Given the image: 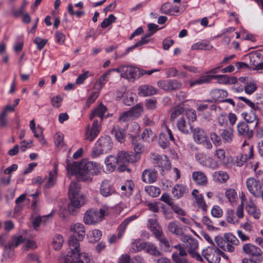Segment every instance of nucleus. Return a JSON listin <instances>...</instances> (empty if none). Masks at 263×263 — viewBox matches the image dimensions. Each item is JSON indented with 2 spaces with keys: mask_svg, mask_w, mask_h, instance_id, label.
I'll return each mask as SVG.
<instances>
[{
  "mask_svg": "<svg viewBox=\"0 0 263 263\" xmlns=\"http://www.w3.org/2000/svg\"><path fill=\"white\" fill-rule=\"evenodd\" d=\"M80 241L79 238H78V239L76 236H71L68 240V245L70 250L69 252L72 251L73 253H75L80 250Z\"/></svg>",
  "mask_w": 263,
  "mask_h": 263,
  "instance_id": "nucleus-33",
  "label": "nucleus"
},
{
  "mask_svg": "<svg viewBox=\"0 0 263 263\" xmlns=\"http://www.w3.org/2000/svg\"><path fill=\"white\" fill-rule=\"evenodd\" d=\"M192 132L194 141L197 144L202 142L207 137L204 131L200 127H195L192 129Z\"/></svg>",
  "mask_w": 263,
  "mask_h": 263,
  "instance_id": "nucleus-24",
  "label": "nucleus"
},
{
  "mask_svg": "<svg viewBox=\"0 0 263 263\" xmlns=\"http://www.w3.org/2000/svg\"><path fill=\"white\" fill-rule=\"evenodd\" d=\"M172 259L175 263H187V253L185 250L181 251L173 252L172 255Z\"/></svg>",
  "mask_w": 263,
  "mask_h": 263,
  "instance_id": "nucleus-20",
  "label": "nucleus"
},
{
  "mask_svg": "<svg viewBox=\"0 0 263 263\" xmlns=\"http://www.w3.org/2000/svg\"><path fill=\"white\" fill-rule=\"evenodd\" d=\"M186 188L182 184H176L172 190V194L174 198L179 199L185 193Z\"/></svg>",
  "mask_w": 263,
  "mask_h": 263,
  "instance_id": "nucleus-38",
  "label": "nucleus"
},
{
  "mask_svg": "<svg viewBox=\"0 0 263 263\" xmlns=\"http://www.w3.org/2000/svg\"><path fill=\"white\" fill-rule=\"evenodd\" d=\"M154 159L156 161L158 166L161 167L162 171H163L164 169H169L171 167L170 163L166 156H165V159H163L160 156L158 155L156 156Z\"/></svg>",
  "mask_w": 263,
  "mask_h": 263,
  "instance_id": "nucleus-35",
  "label": "nucleus"
},
{
  "mask_svg": "<svg viewBox=\"0 0 263 263\" xmlns=\"http://www.w3.org/2000/svg\"><path fill=\"white\" fill-rule=\"evenodd\" d=\"M66 168L69 176L76 175L81 181L91 180L92 176L97 175L99 172V168L96 163L86 160L80 162L67 163Z\"/></svg>",
  "mask_w": 263,
  "mask_h": 263,
  "instance_id": "nucleus-1",
  "label": "nucleus"
},
{
  "mask_svg": "<svg viewBox=\"0 0 263 263\" xmlns=\"http://www.w3.org/2000/svg\"><path fill=\"white\" fill-rule=\"evenodd\" d=\"M246 210L249 214L252 215L255 219H258L260 216L259 210L252 201H249L246 206Z\"/></svg>",
  "mask_w": 263,
  "mask_h": 263,
  "instance_id": "nucleus-29",
  "label": "nucleus"
},
{
  "mask_svg": "<svg viewBox=\"0 0 263 263\" xmlns=\"http://www.w3.org/2000/svg\"><path fill=\"white\" fill-rule=\"evenodd\" d=\"M244 119L248 123H254L255 127L258 124V118L254 110H250L242 114Z\"/></svg>",
  "mask_w": 263,
  "mask_h": 263,
  "instance_id": "nucleus-31",
  "label": "nucleus"
},
{
  "mask_svg": "<svg viewBox=\"0 0 263 263\" xmlns=\"http://www.w3.org/2000/svg\"><path fill=\"white\" fill-rule=\"evenodd\" d=\"M111 135L114 136L117 140L122 143L124 140L125 134L124 131L118 127H114L111 132Z\"/></svg>",
  "mask_w": 263,
  "mask_h": 263,
  "instance_id": "nucleus-43",
  "label": "nucleus"
},
{
  "mask_svg": "<svg viewBox=\"0 0 263 263\" xmlns=\"http://www.w3.org/2000/svg\"><path fill=\"white\" fill-rule=\"evenodd\" d=\"M135 217L134 216L133 217H129L125 219L119 226L118 229V236H117L115 235H112L109 239V242L110 243H113L116 242L117 240L118 239H120L124 233V231L127 226V225L129 224V223L132 221L133 220L135 219Z\"/></svg>",
  "mask_w": 263,
  "mask_h": 263,
  "instance_id": "nucleus-13",
  "label": "nucleus"
},
{
  "mask_svg": "<svg viewBox=\"0 0 263 263\" xmlns=\"http://www.w3.org/2000/svg\"><path fill=\"white\" fill-rule=\"evenodd\" d=\"M168 91L176 90L181 88L182 84L177 80H169L167 81Z\"/></svg>",
  "mask_w": 263,
  "mask_h": 263,
  "instance_id": "nucleus-49",
  "label": "nucleus"
},
{
  "mask_svg": "<svg viewBox=\"0 0 263 263\" xmlns=\"http://www.w3.org/2000/svg\"><path fill=\"white\" fill-rule=\"evenodd\" d=\"M24 240L22 236H13L7 245L4 246L5 250H13Z\"/></svg>",
  "mask_w": 263,
  "mask_h": 263,
  "instance_id": "nucleus-28",
  "label": "nucleus"
},
{
  "mask_svg": "<svg viewBox=\"0 0 263 263\" xmlns=\"http://www.w3.org/2000/svg\"><path fill=\"white\" fill-rule=\"evenodd\" d=\"M177 127L178 130L184 134H189L190 130L192 129V127L189 123L186 122L184 117H181L178 120Z\"/></svg>",
  "mask_w": 263,
  "mask_h": 263,
  "instance_id": "nucleus-25",
  "label": "nucleus"
},
{
  "mask_svg": "<svg viewBox=\"0 0 263 263\" xmlns=\"http://www.w3.org/2000/svg\"><path fill=\"white\" fill-rule=\"evenodd\" d=\"M145 191L148 195L154 197L158 196L161 192L159 187L153 185L146 186Z\"/></svg>",
  "mask_w": 263,
  "mask_h": 263,
  "instance_id": "nucleus-53",
  "label": "nucleus"
},
{
  "mask_svg": "<svg viewBox=\"0 0 263 263\" xmlns=\"http://www.w3.org/2000/svg\"><path fill=\"white\" fill-rule=\"evenodd\" d=\"M149 42V40L145 38L143 36L141 37L140 41L135 44L134 45L128 47L125 52V53H123L121 55V57H123L127 54L129 52L132 51L134 49L137 48L139 46H142L143 45L146 44Z\"/></svg>",
  "mask_w": 263,
  "mask_h": 263,
  "instance_id": "nucleus-45",
  "label": "nucleus"
},
{
  "mask_svg": "<svg viewBox=\"0 0 263 263\" xmlns=\"http://www.w3.org/2000/svg\"><path fill=\"white\" fill-rule=\"evenodd\" d=\"M175 139L172 132L167 126H165V129L164 132L161 133L159 135L158 143L163 148H166L170 144L171 141H174Z\"/></svg>",
  "mask_w": 263,
  "mask_h": 263,
  "instance_id": "nucleus-11",
  "label": "nucleus"
},
{
  "mask_svg": "<svg viewBox=\"0 0 263 263\" xmlns=\"http://www.w3.org/2000/svg\"><path fill=\"white\" fill-rule=\"evenodd\" d=\"M139 68L128 65H124L122 78L127 80L135 79L137 76Z\"/></svg>",
  "mask_w": 263,
  "mask_h": 263,
  "instance_id": "nucleus-15",
  "label": "nucleus"
},
{
  "mask_svg": "<svg viewBox=\"0 0 263 263\" xmlns=\"http://www.w3.org/2000/svg\"><path fill=\"white\" fill-rule=\"evenodd\" d=\"M160 11L162 14L175 15L176 13L179 12V8L178 6H173L169 2H166L161 6Z\"/></svg>",
  "mask_w": 263,
  "mask_h": 263,
  "instance_id": "nucleus-21",
  "label": "nucleus"
},
{
  "mask_svg": "<svg viewBox=\"0 0 263 263\" xmlns=\"http://www.w3.org/2000/svg\"><path fill=\"white\" fill-rule=\"evenodd\" d=\"M71 231L78 234L80 240H83L85 235V229L83 224L75 223L71 226Z\"/></svg>",
  "mask_w": 263,
  "mask_h": 263,
  "instance_id": "nucleus-26",
  "label": "nucleus"
},
{
  "mask_svg": "<svg viewBox=\"0 0 263 263\" xmlns=\"http://www.w3.org/2000/svg\"><path fill=\"white\" fill-rule=\"evenodd\" d=\"M220 253L222 252L218 249L210 247L202 251L203 256L209 263H219L220 260ZM222 253L224 254L223 252Z\"/></svg>",
  "mask_w": 263,
  "mask_h": 263,
  "instance_id": "nucleus-8",
  "label": "nucleus"
},
{
  "mask_svg": "<svg viewBox=\"0 0 263 263\" xmlns=\"http://www.w3.org/2000/svg\"><path fill=\"white\" fill-rule=\"evenodd\" d=\"M132 143L134 146V149L136 154H140L144 151V147L138 142L137 137H133L132 140Z\"/></svg>",
  "mask_w": 263,
  "mask_h": 263,
  "instance_id": "nucleus-57",
  "label": "nucleus"
},
{
  "mask_svg": "<svg viewBox=\"0 0 263 263\" xmlns=\"http://www.w3.org/2000/svg\"><path fill=\"white\" fill-rule=\"evenodd\" d=\"M80 184L72 181L69 187V197L70 202L68 204L67 210L69 213H73L77 209L80 208L85 203V199L80 193Z\"/></svg>",
  "mask_w": 263,
  "mask_h": 263,
  "instance_id": "nucleus-2",
  "label": "nucleus"
},
{
  "mask_svg": "<svg viewBox=\"0 0 263 263\" xmlns=\"http://www.w3.org/2000/svg\"><path fill=\"white\" fill-rule=\"evenodd\" d=\"M115 189L107 181H103L100 186V193L105 197H107L115 194Z\"/></svg>",
  "mask_w": 263,
  "mask_h": 263,
  "instance_id": "nucleus-18",
  "label": "nucleus"
},
{
  "mask_svg": "<svg viewBox=\"0 0 263 263\" xmlns=\"http://www.w3.org/2000/svg\"><path fill=\"white\" fill-rule=\"evenodd\" d=\"M198 193L197 190H194L192 192V195L195 196V199L198 204L203 210H206L207 205L204 201L203 197L201 194H196Z\"/></svg>",
  "mask_w": 263,
  "mask_h": 263,
  "instance_id": "nucleus-51",
  "label": "nucleus"
},
{
  "mask_svg": "<svg viewBox=\"0 0 263 263\" xmlns=\"http://www.w3.org/2000/svg\"><path fill=\"white\" fill-rule=\"evenodd\" d=\"M210 95L213 101L221 102L223 99L228 96V93L223 89H215L211 91Z\"/></svg>",
  "mask_w": 263,
  "mask_h": 263,
  "instance_id": "nucleus-27",
  "label": "nucleus"
},
{
  "mask_svg": "<svg viewBox=\"0 0 263 263\" xmlns=\"http://www.w3.org/2000/svg\"><path fill=\"white\" fill-rule=\"evenodd\" d=\"M107 110L106 107L101 104L98 106L90 115L89 118L92 120L95 116H98L101 118V121L103 120L104 114Z\"/></svg>",
  "mask_w": 263,
  "mask_h": 263,
  "instance_id": "nucleus-34",
  "label": "nucleus"
},
{
  "mask_svg": "<svg viewBox=\"0 0 263 263\" xmlns=\"http://www.w3.org/2000/svg\"><path fill=\"white\" fill-rule=\"evenodd\" d=\"M215 241L218 247L230 253L234 252L239 243V240L231 233H226L223 237H216Z\"/></svg>",
  "mask_w": 263,
  "mask_h": 263,
  "instance_id": "nucleus-3",
  "label": "nucleus"
},
{
  "mask_svg": "<svg viewBox=\"0 0 263 263\" xmlns=\"http://www.w3.org/2000/svg\"><path fill=\"white\" fill-rule=\"evenodd\" d=\"M26 194H23L17 198L15 201L16 206L14 208V212L18 213L23 208V202L25 200Z\"/></svg>",
  "mask_w": 263,
  "mask_h": 263,
  "instance_id": "nucleus-48",
  "label": "nucleus"
},
{
  "mask_svg": "<svg viewBox=\"0 0 263 263\" xmlns=\"http://www.w3.org/2000/svg\"><path fill=\"white\" fill-rule=\"evenodd\" d=\"M167 229L171 233L177 235H181L183 233L182 227L179 226L178 222L176 221L168 223Z\"/></svg>",
  "mask_w": 263,
  "mask_h": 263,
  "instance_id": "nucleus-32",
  "label": "nucleus"
},
{
  "mask_svg": "<svg viewBox=\"0 0 263 263\" xmlns=\"http://www.w3.org/2000/svg\"><path fill=\"white\" fill-rule=\"evenodd\" d=\"M138 94L140 96L147 97L157 93V89L153 86L148 85H144L138 88Z\"/></svg>",
  "mask_w": 263,
  "mask_h": 263,
  "instance_id": "nucleus-22",
  "label": "nucleus"
},
{
  "mask_svg": "<svg viewBox=\"0 0 263 263\" xmlns=\"http://www.w3.org/2000/svg\"><path fill=\"white\" fill-rule=\"evenodd\" d=\"M254 157L253 147L249 146L248 153L242 154L237 157L236 164L238 166H241L248 159H251Z\"/></svg>",
  "mask_w": 263,
  "mask_h": 263,
  "instance_id": "nucleus-19",
  "label": "nucleus"
},
{
  "mask_svg": "<svg viewBox=\"0 0 263 263\" xmlns=\"http://www.w3.org/2000/svg\"><path fill=\"white\" fill-rule=\"evenodd\" d=\"M105 163L107 166V170L110 172L115 170L116 165L118 164L117 157L112 155L105 159Z\"/></svg>",
  "mask_w": 263,
  "mask_h": 263,
  "instance_id": "nucleus-37",
  "label": "nucleus"
},
{
  "mask_svg": "<svg viewBox=\"0 0 263 263\" xmlns=\"http://www.w3.org/2000/svg\"><path fill=\"white\" fill-rule=\"evenodd\" d=\"M184 111V109L183 107L176 106L172 108L170 110L171 116L170 120L172 121H174L175 119L179 116L183 114Z\"/></svg>",
  "mask_w": 263,
  "mask_h": 263,
  "instance_id": "nucleus-50",
  "label": "nucleus"
},
{
  "mask_svg": "<svg viewBox=\"0 0 263 263\" xmlns=\"http://www.w3.org/2000/svg\"><path fill=\"white\" fill-rule=\"evenodd\" d=\"M154 135L150 129H145L142 134V138L143 140L148 142L152 141Z\"/></svg>",
  "mask_w": 263,
  "mask_h": 263,
  "instance_id": "nucleus-61",
  "label": "nucleus"
},
{
  "mask_svg": "<svg viewBox=\"0 0 263 263\" xmlns=\"http://www.w3.org/2000/svg\"><path fill=\"white\" fill-rule=\"evenodd\" d=\"M213 178L217 182L224 183L228 180L229 176L226 172L220 171L214 173Z\"/></svg>",
  "mask_w": 263,
  "mask_h": 263,
  "instance_id": "nucleus-40",
  "label": "nucleus"
},
{
  "mask_svg": "<svg viewBox=\"0 0 263 263\" xmlns=\"http://www.w3.org/2000/svg\"><path fill=\"white\" fill-rule=\"evenodd\" d=\"M225 196L231 203L235 202L237 199V194L234 189H229L225 192Z\"/></svg>",
  "mask_w": 263,
  "mask_h": 263,
  "instance_id": "nucleus-55",
  "label": "nucleus"
},
{
  "mask_svg": "<svg viewBox=\"0 0 263 263\" xmlns=\"http://www.w3.org/2000/svg\"><path fill=\"white\" fill-rule=\"evenodd\" d=\"M117 159L118 164L128 163L130 161L129 155L125 152L121 151L119 152Z\"/></svg>",
  "mask_w": 263,
  "mask_h": 263,
  "instance_id": "nucleus-56",
  "label": "nucleus"
},
{
  "mask_svg": "<svg viewBox=\"0 0 263 263\" xmlns=\"http://www.w3.org/2000/svg\"><path fill=\"white\" fill-rule=\"evenodd\" d=\"M192 177L195 182L201 185H206L207 184V178L206 175L201 172H195L192 174Z\"/></svg>",
  "mask_w": 263,
  "mask_h": 263,
  "instance_id": "nucleus-30",
  "label": "nucleus"
},
{
  "mask_svg": "<svg viewBox=\"0 0 263 263\" xmlns=\"http://www.w3.org/2000/svg\"><path fill=\"white\" fill-rule=\"evenodd\" d=\"M209 158V156L203 153H198L195 155L196 161L201 165L204 166Z\"/></svg>",
  "mask_w": 263,
  "mask_h": 263,
  "instance_id": "nucleus-59",
  "label": "nucleus"
},
{
  "mask_svg": "<svg viewBox=\"0 0 263 263\" xmlns=\"http://www.w3.org/2000/svg\"><path fill=\"white\" fill-rule=\"evenodd\" d=\"M215 155L216 156L219 162H221L224 164H226L224 162L226 152L223 149L219 148L217 149L215 152Z\"/></svg>",
  "mask_w": 263,
  "mask_h": 263,
  "instance_id": "nucleus-64",
  "label": "nucleus"
},
{
  "mask_svg": "<svg viewBox=\"0 0 263 263\" xmlns=\"http://www.w3.org/2000/svg\"><path fill=\"white\" fill-rule=\"evenodd\" d=\"M216 77V76H213V75L208 74L207 73L201 74L197 78L190 81V86L193 87L195 86H200L209 84L213 79V77Z\"/></svg>",
  "mask_w": 263,
  "mask_h": 263,
  "instance_id": "nucleus-14",
  "label": "nucleus"
},
{
  "mask_svg": "<svg viewBox=\"0 0 263 263\" xmlns=\"http://www.w3.org/2000/svg\"><path fill=\"white\" fill-rule=\"evenodd\" d=\"M144 250L146 253L154 256H159L161 254L155 245L150 242H145L144 246Z\"/></svg>",
  "mask_w": 263,
  "mask_h": 263,
  "instance_id": "nucleus-39",
  "label": "nucleus"
},
{
  "mask_svg": "<svg viewBox=\"0 0 263 263\" xmlns=\"http://www.w3.org/2000/svg\"><path fill=\"white\" fill-rule=\"evenodd\" d=\"M220 137L224 142L230 143L233 139V130L232 128H227L222 130L220 133Z\"/></svg>",
  "mask_w": 263,
  "mask_h": 263,
  "instance_id": "nucleus-36",
  "label": "nucleus"
},
{
  "mask_svg": "<svg viewBox=\"0 0 263 263\" xmlns=\"http://www.w3.org/2000/svg\"><path fill=\"white\" fill-rule=\"evenodd\" d=\"M181 240L183 242L185 243L186 247L189 253H191V251H195L198 247L197 240L189 235H183L181 237Z\"/></svg>",
  "mask_w": 263,
  "mask_h": 263,
  "instance_id": "nucleus-16",
  "label": "nucleus"
},
{
  "mask_svg": "<svg viewBox=\"0 0 263 263\" xmlns=\"http://www.w3.org/2000/svg\"><path fill=\"white\" fill-rule=\"evenodd\" d=\"M110 75V71H107L102 74L101 77L96 81L95 86L99 89H101L105 83L108 80V77Z\"/></svg>",
  "mask_w": 263,
  "mask_h": 263,
  "instance_id": "nucleus-47",
  "label": "nucleus"
},
{
  "mask_svg": "<svg viewBox=\"0 0 263 263\" xmlns=\"http://www.w3.org/2000/svg\"><path fill=\"white\" fill-rule=\"evenodd\" d=\"M243 251L250 256L254 263H261L263 261L262 250L251 243H246L242 248Z\"/></svg>",
  "mask_w": 263,
  "mask_h": 263,
  "instance_id": "nucleus-6",
  "label": "nucleus"
},
{
  "mask_svg": "<svg viewBox=\"0 0 263 263\" xmlns=\"http://www.w3.org/2000/svg\"><path fill=\"white\" fill-rule=\"evenodd\" d=\"M261 54L260 53H255L250 55V61L252 65L255 66V69L261 70L263 69V62L260 63H256V59L260 58Z\"/></svg>",
  "mask_w": 263,
  "mask_h": 263,
  "instance_id": "nucleus-46",
  "label": "nucleus"
},
{
  "mask_svg": "<svg viewBox=\"0 0 263 263\" xmlns=\"http://www.w3.org/2000/svg\"><path fill=\"white\" fill-rule=\"evenodd\" d=\"M116 17L113 14H110L107 18H105L101 23V26L105 28L109 26L112 23L115 22Z\"/></svg>",
  "mask_w": 263,
  "mask_h": 263,
  "instance_id": "nucleus-63",
  "label": "nucleus"
},
{
  "mask_svg": "<svg viewBox=\"0 0 263 263\" xmlns=\"http://www.w3.org/2000/svg\"><path fill=\"white\" fill-rule=\"evenodd\" d=\"M102 236V232L101 231L95 229L89 232V237L90 241L95 242L99 240Z\"/></svg>",
  "mask_w": 263,
  "mask_h": 263,
  "instance_id": "nucleus-54",
  "label": "nucleus"
},
{
  "mask_svg": "<svg viewBox=\"0 0 263 263\" xmlns=\"http://www.w3.org/2000/svg\"><path fill=\"white\" fill-rule=\"evenodd\" d=\"M90 259L88 254L80 253V250L75 253L68 252L65 259V263H89Z\"/></svg>",
  "mask_w": 263,
  "mask_h": 263,
  "instance_id": "nucleus-7",
  "label": "nucleus"
},
{
  "mask_svg": "<svg viewBox=\"0 0 263 263\" xmlns=\"http://www.w3.org/2000/svg\"><path fill=\"white\" fill-rule=\"evenodd\" d=\"M203 224H205L209 231L217 230V228L213 225V222L208 216H203L202 219Z\"/></svg>",
  "mask_w": 263,
  "mask_h": 263,
  "instance_id": "nucleus-62",
  "label": "nucleus"
},
{
  "mask_svg": "<svg viewBox=\"0 0 263 263\" xmlns=\"http://www.w3.org/2000/svg\"><path fill=\"white\" fill-rule=\"evenodd\" d=\"M237 129L238 133L240 136L250 138L252 136L253 132L250 130L247 124L245 122H240L237 124Z\"/></svg>",
  "mask_w": 263,
  "mask_h": 263,
  "instance_id": "nucleus-23",
  "label": "nucleus"
},
{
  "mask_svg": "<svg viewBox=\"0 0 263 263\" xmlns=\"http://www.w3.org/2000/svg\"><path fill=\"white\" fill-rule=\"evenodd\" d=\"M129 111L133 117L138 118L140 117L141 114L143 112V106L141 104H138L131 108Z\"/></svg>",
  "mask_w": 263,
  "mask_h": 263,
  "instance_id": "nucleus-52",
  "label": "nucleus"
},
{
  "mask_svg": "<svg viewBox=\"0 0 263 263\" xmlns=\"http://www.w3.org/2000/svg\"><path fill=\"white\" fill-rule=\"evenodd\" d=\"M247 187L249 192L255 197L260 196V191L262 187L261 182L259 180L250 177L246 181Z\"/></svg>",
  "mask_w": 263,
  "mask_h": 263,
  "instance_id": "nucleus-10",
  "label": "nucleus"
},
{
  "mask_svg": "<svg viewBox=\"0 0 263 263\" xmlns=\"http://www.w3.org/2000/svg\"><path fill=\"white\" fill-rule=\"evenodd\" d=\"M112 143L110 137H101L96 144V148L93 150L91 156L95 158L104 153H106L112 148Z\"/></svg>",
  "mask_w": 263,
  "mask_h": 263,
  "instance_id": "nucleus-5",
  "label": "nucleus"
},
{
  "mask_svg": "<svg viewBox=\"0 0 263 263\" xmlns=\"http://www.w3.org/2000/svg\"><path fill=\"white\" fill-rule=\"evenodd\" d=\"M33 133L34 134V136L36 138L38 139L41 144L45 145L46 143L44 137L43 135V132L41 127L37 126V129L34 130V132Z\"/></svg>",
  "mask_w": 263,
  "mask_h": 263,
  "instance_id": "nucleus-58",
  "label": "nucleus"
},
{
  "mask_svg": "<svg viewBox=\"0 0 263 263\" xmlns=\"http://www.w3.org/2000/svg\"><path fill=\"white\" fill-rule=\"evenodd\" d=\"M109 208L103 205L99 211L90 210L87 211L84 217V222L87 224H92L101 221L104 217L109 214Z\"/></svg>",
  "mask_w": 263,
  "mask_h": 263,
  "instance_id": "nucleus-4",
  "label": "nucleus"
},
{
  "mask_svg": "<svg viewBox=\"0 0 263 263\" xmlns=\"http://www.w3.org/2000/svg\"><path fill=\"white\" fill-rule=\"evenodd\" d=\"M244 89L247 94L251 95L256 90L257 86L254 81L250 82L247 83Z\"/></svg>",
  "mask_w": 263,
  "mask_h": 263,
  "instance_id": "nucleus-60",
  "label": "nucleus"
},
{
  "mask_svg": "<svg viewBox=\"0 0 263 263\" xmlns=\"http://www.w3.org/2000/svg\"><path fill=\"white\" fill-rule=\"evenodd\" d=\"M64 239L63 236L60 234H57L54 236L52 241V246L55 250H60L63 244Z\"/></svg>",
  "mask_w": 263,
  "mask_h": 263,
  "instance_id": "nucleus-44",
  "label": "nucleus"
},
{
  "mask_svg": "<svg viewBox=\"0 0 263 263\" xmlns=\"http://www.w3.org/2000/svg\"><path fill=\"white\" fill-rule=\"evenodd\" d=\"M157 172L155 170H145L142 175V179L146 183H152L157 180Z\"/></svg>",
  "mask_w": 263,
  "mask_h": 263,
  "instance_id": "nucleus-17",
  "label": "nucleus"
},
{
  "mask_svg": "<svg viewBox=\"0 0 263 263\" xmlns=\"http://www.w3.org/2000/svg\"><path fill=\"white\" fill-rule=\"evenodd\" d=\"M56 171L52 173L50 172L48 177L42 178L41 176H37L32 179V183L33 184H38L41 185L43 182H45L44 186L48 189L52 187L56 182Z\"/></svg>",
  "mask_w": 263,
  "mask_h": 263,
  "instance_id": "nucleus-9",
  "label": "nucleus"
},
{
  "mask_svg": "<svg viewBox=\"0 0 263 263\" xmlns=\"http://www.w3.org/2000/svg\"><path fill=\"white\" fill-rule=\"evenodd\" d=\"M212 48L209 42L206 41H202L194 44L192 46V49L195 50H210Z\"/></svg>",
  "mask_w": 263,
  "mask_h": 263,
  "instance_id": "nucleus-42",
  "label": "nucleus"
},
{
  "mask_svg": "<svg viewBox=\"0 0 263 263\" xmlns=\"http://www.w3.org/2000/svg\"><path fill=\"white\" fill-rule=\"evenodd\" d=\"M145 242L141 241L139 239L133 240L131 243V251L133 252L141 251L144 248Z\"/></svg>",
  "mask_w": 263,
  "mask_h": 263,
  "instance_id": "nucleus-41",
  "label": "nucleus"
},
{
  "mask_svg": "<svg viewBox=\"0 0 263 263\" xmlns=\"http://www.w3.org/2000/svg\"><path fill=\"white\" fill-rule=\"evenodd\" d=\"M89 126L88 125L86 128V138L90 141H92L98 136L101 130V126L97 120L93 121L90 129L89 128Z\"/></svg>",
  "mask_w": 263,
  "mask_h": 263,
  "instance_id": "nucleus-12",
  "label": "nucleus"
}]
</instances>
